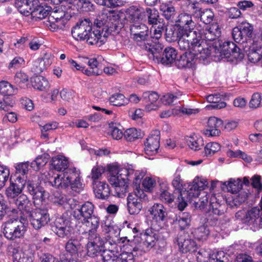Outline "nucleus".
Returning a JSON list of instances; mask_svg holds the SVG:
<instances>
[{"label":"nucleus","instance_id":"f8f14e48","mask_svg":"<svg viewBox=\"0 0 262 262\" xmlns=\"http://www.w3.org/2000/svg\"><path fill=\"white\" fill-rule=\"evenodd\" d=\"M132 38L137 42H144V44L150 41V32L148 27L144 24L137 23L136 25H130L129 27Z\"/></svg>","mask_w":262,"mask_h":262},{"label":"nucleus","instance_id":"6ab92c4d","mask_svg":"<svg viewBox=\"0 0 262 262\" xmlns=\"http://www.w3.org/2000/svg\"><path fill=\"white\" fill-rule=\"evenodd\" d=\"M145 49L148 52V56L149 58L155 62L159 63L163 50V46L159 42L154 41L150 40L149 43H146Z\"/></svg>","mask_w":262,"mask_h":262},{"label":"nucleus","instance_id":"13d9d810","mask_svg":"<svg viewBox=\"0 0 262 262\" xmlns=\"http://www.w3.org/2000/svg\"><path fill=\"white\" fill-rule=\"evenodd\" d=\"M214 14L213 12L210 9H204L199 18L205 24H209L211 23L214 18Z\"/></svg>","mask_w":262,"mask_h":262},{"label":"nucleus","instance_id":"6e6d98bb","mask_svg":"<svg viewBox=\"0 0 262 262\" xmlns=\"http://www.w3.org/2000/svg\"><path fill=\"white\" fill-rule=\"evenodd\" d=\"M221 145L217 142L208 143L204 148L203 153L206 157H211L221 150Z\"/></svg>","mask_w":262,"mask_h":262},{"label":"nucleus","instance_id":"aec40b11","mask_svg":"<svg viewBox=\"0 0 262 262\" xmlns=\"http://www.w3.org/2000/svg\"><path fill=\"white\" fill-rule=\"evenodd\" d=\"M200 54H193L191 52H185L175 60V64L179 69L191 68L195 58H200Z\"/></svg>","mask_w":262,"mask_h":262},{"label":"nucleus","instance_id":"4be33fe9","mask_svg":"<svg viewBox=\"0 0 262 262\" xmlns=\"http://www.w3.org/2000/svg\"><path fill=\"white\" fill-rule=\"evenodd\" d=\"M93 189L95 196L102 200L107 199L110 194L108 185L105 182L95 181L93 182Z\"/></svg>","mask_w":262,"mask_h":262},{"label":"nucleus","instance_id":"a19ab883","mask_svg":"<svg viewBox=\"0 0 262 262\" xmlns=\"http://www.w3.org/2000/svg\"><path fill=\"white\" fill-rule=\"evenodd\" d=\"M17 92V88L7 81L0 82V94L3 96H12Z\"/></svg>","mask_w":262,"mask_h":262},{"label":"nucleus","instance_id":"8fccbe9b","mask_svg":"<svg viewBox=\"0 0 262 262\" xmlns=\"http://www.w3.org/2000/svg\"><path fill=\"white\" fill-rule=\"evenodd\" d=\"M208 210L223 215L225 212L226 204L224 201H223V203H221L216 200V198L211 199Z\"/></svg>","mask_w":262,"mask_h":262},{"label":"nucleus","instance_id":"9d476101","mask_svg":"<svg viewBox=\"0 0 262 262\" xmlns=\"http://www.w3.org/2000/svg\"><path fill=\"white\" fill-rule=\"evenodd\" d=\"M232 35L234 40L242 45V42L248 39H252L253 27L247 22H242L232 30Z\"/></svg>","mask_w":262,"mask_h":262},{"label":"nucleus","instance_id":"c9c22d12","mask_svg":"<svg viewBox=\"0 0 262 262\" xmlns=\"http://www.w3.org/2000/svg\"><path fill=\"white\" fill-rule=\"evenodd\" d=\"M71 14L67 11L63 10L61 7H56L51 11L48 16V22H56V20L60 19H70Z\"/></svg>","mask_w":262,"mask_h":262},{"label":"nucleus","instance_id":"603ef678","mask_svg":"<svg viewBox=\"0 0 262 262\" xmlns=\"http://www.w3.org/2000/svg\"><path fill=\"white\" fill-rule=\"evenodd\" d=\"M75 169H69L65 171L62 176L61 174V188L67 189L69 187L71 181L74 179Z\"/></svg>","mask_w":262,"mask_h":262},{"label":"nucleus","instance_id":"58836bf2","mask_svg":"<svg viewBox=\"0 0 262 262\" xmlns=\"http://www.w3.org/2000/svg\"><path fill=\"white\" fill-rule=\"evenodd\" d=\"M219 99V94L209 95L207 97V100L208 102L212 104L207 105L206 107L208 110L221 109L225 107L226 106V103L224 101H220Z\"/></svg>","mask_w":262,"mask_h":262},{"label":"nucleus","instance_id":"5701e85b","mask_svg":"<svg viewBox=\"0 0 262 262\" xmlns=\"http://www.w3.org/2000/svg\"><path fill=\"white\" fill-rule=\"evenodd\" d=\"M127 201V210L129 214L134 215L139 213L143 207L141 200L132 193H129Z\"/></svg>","mask_w":262,"mask_h":262},{"label":"nucleus","instance_id":"f3484780","mask_svg":"<svg viewBox=\"0 0 262 262\" xmlns=\"http://www.w3.org/2000/svg\"><path fill=\"white\" fill-rule=\"evenodd\" d=\"M94 205L90 202H86L80 208L76 209L72 213L75 219L81 222H88V220L94 214Z\"/></svg>","mask_w":262,"mask_h":262},{"label":"nucleus","instance_id":"bb28decb","mask_svg":"<svg viewBox=\"0 0 262 262\" xmlns=\"http://www.w3.org/2000/svg\"><path fill=\"white\" fill-rule=\"evenodd\" d=\"M223 125V121L215 117H210L207 122V128L204 130L205 135L209 137L219 136L221 134L220 129H212V127Z\"/></svg>","mask_w":262,"mask_h":262},{"label":"nucleus","instance_id":"79ce46f5","mask_svg":"<svg viewBox=\"0 0 262 262\" xmlns=\"http://www.w3.org/2000/svg\"><path fill=\"white\" fill-rule=\"evenodd\" d=\"M65 244L66 251L72 255L76 254L80 249L81 244L75 236L68 239Z\"/></svg>","mask_w":262,"mask_h":262},{"label":"nucleus","instance_id":"72a5a7b5","mask_svg":"<svg viewBox=\"0 0 262 262\" xmlns=\"http://www.w3.org/2000/svg\"><path fill=\"white\" fill-rule=\"evenodd\" d=\"M260 209L256 207H253L247 210L243 217L242 218V221L243 223L248 225H253L256 223V220L260 217Z\"/></svg>","mask_w":262,"mask_h":262},{"label":"nucleus","instance_id":"1a4fd4ad","mask_svg":"<svg viewBox=\"0 0 262 262\" xmlns=\"http://www.w3.org/2000/svg\"><path fill=\"white\" fill-rule=\"evenodd\" d=\"M31 225L36 230L40 229L50 221V214L47 209H33L28 215Z\"/></svg>","mask_w":262,"mask_h":262},{"label":"nucleus","instance_id":"393cba45","mask_svg":"<svg viewBox=\"0 0 262 262\" xmlns=\"http://www.w3.org/2000/svg\"><path fill=\"white\" fill-rule=\"evenodd\" d=\"M149 211L153 220L156 221L164 222L166 219L167 216L166 209L161 204H155L150 208Z\"/></svg>","mask_w":262,"mask_h":262},{"label":"nucleus","instance_id":"f704fd0d","mask_svg":"<svg viewBox=\"0 0 262 262\" xmlns=\"http://www.w3.org/2000/svg\"><path fill=\"white\" fill-rule=\"evenodd\" d=\"M162 16L168 21L173 23L177 15L176 8L171 4L162 3L160 6Z\"/></svg>","mask_w":262,"mask_h":262},{"label":"nucleus","instance_id":"4d7b16f0","mask_svg":"<svg viewBox=\"0 0 262 262\" xmlns=\"http://www.w3.org/2000/svg\"><path fill=\"white\" fill-rule=\"evenodd\" d=\"M182 94L177 93L175 94L168 93L163 96V102H165L166 105H176L180 102V99Z\"/></svg>","mask_w":262,"mask_h":262},{"label":"nucleus","instance_id":"37998d69","mask_svg":"<svg viewBox=\"0 0 262 262\" xmlns=\"http://www.w3.org/2000/svg\"><path fill=\"white\" fill-rule=\"evenodd\" d=\"M121 250V246L116 243H112L110 241L105 242V248L101 254L118 256Z\"/></svg>","mask_w":262,"mask_h":262},{"label":"nucleus","instance_id":"6e6552de","mask_svg":"<svg viewBox=\"0 0 262 262\" xmlns=\"http://www.w3.org/2000/svg\"><path fill=\"white\" fill-rule=\"evenodd\" d=\"M193 238L188 232H180L174 242L177 243L182 252L195 253L197 251L198 246Z\"/></svg>","mask_w":262,"mask_h":262},{"label":"nucleus","instance_id":"412c9836","mask_svg":"<svg viewBox=\"0 0 262 262\" xmlns=\"http://www.w3.org/2000/svg\"><path fill=\"white\" fill-rule=\"evenodd\" d=\"M85 40L91 45H96L100 47L106 41V33L102 34L100 30L93 29L88 33Z\"/></svg>","mask_w":262,"mask_h":262},{"label":"nucleus","instance_id":"a18cd8bd","mask_svg":"<svg viewBox=\"0 0 262 262\" xmlns=\"http://www.w3.org/2000/svg\"><path fill=\"white\" fill-rule=\"evenodd\" d=\"M35 19H42L48 15H49V11L37 3V4L32 7L31 13H29Z\"/></svg>","mask_w":262,"mask_h":262},{"label":"nucleus","instance_id":"dca6fc26","mask_svg":"<svg viewBox=\"0 0 262 262\" xmlns=\"http://www.w3.org/2000/svg\"><path fill=\"white\" fill-rule=\"evenodd\" d=\"M202 39L207 45L212 46L213 42L218 41L216 39L221 36V29L217 23L212 24L209 28H206L203 30L201 33Z\"/></svg>","mask_w":262,"mask_h":262},{"label":"nucleus","instance_id":"9b49d317","mask_svg":"<svg viewBox=\"0 0 262 262\" xmlns=\"http://www.w3.org/2000/svg\"><path fill=\"white\" fill-rule=\"evenodd\" d=\"M88 239L87 250L89 256H97L102 253L105 241L98 233L88 234Z\"/></svg>","mask_w":262,"mask_h":262},{"label":"nucleus","instance_id":"09e8293b","mask_svg":"<svg viewBox=\"0 0 262 262\" xmlns=\"http://www.w3.org/2000/svg\"><path fill=\"white\" fill-rule=\"evenodd\" d=\"M106 19H107L106 15L103 14L97 17L95 19H94V21H92L93 29L100 30V33L103 34V33L105 32V30H106Z\"/></svg>","mask_w":262,"mask_h":262},{"label":"nucleus","instance_id":"a211bd4d","mask_svg":"<svg viewBox=\"0 0 262 262\" xmlns=\"http://www.w3.org/2000/svg\"><path fill=\"white\" fill-rule=\"evenodd\" d=\"M154 133V134L151 135L146 139L145 143V151L148 155L157 154L160 147V132L155 130Z\"/></svg>","mask_w":262,"mask_h":262},{"label":"nucleus","instance_id":"cd10ccee","mask_svg":"<svg viewBox=\"0 0 262 262\" xmlns=\"http://www.w3.org/2000/svg\"><path fill=\"white\" fill-rule=\"evenodd\" d=\"M127 15V19L131 25H136L137 23H141L143 19L142 11L141 9L135 6L129 7L126 11Z\"/></svg>","mask_w":262,"mask_h":262},{"label":"nucleus","instance_id":"a878e982","mask_svg":"<svg viewBox=\"0 0 262 262\" xmlns=\"http://www.w3.org/2000/svg\"><path fill=\"white\" fill-rule=\"evenodd\" d=\"M106 30L104 34L106 33V38L109 34L118 33L121 29V26L120 25L118 16L114 15L107 16Z\"/></svg>","mask_w":262,"mask_h":262},{"label":"nucleus","instance_id":"4c0bfd02","mask_svg":"<svg viewBox=\"0 0 262 262\" xmlns=\"http://www.w3.org/2000/svg\"><path fill=\"white\" fill-rule=\"evenodd\" d=\"M31 82L35 89L40 91H45L49 87L48 81L43 76H34L31 78Z\"/></svg>","mask_w":262,"mask_h":262},{"label":"nucleus","instance_id":"774afa93","mask_svg":"<svg viewBox=\"0 0 262 262\" xmlns=\"http://www.w3.org/2000/svg\"><path fill=\"white\" fill-rule=\"evenodd\" d=\"M13 262H33V258L23 252H16L13 255Z\"/></svg>","mask_w":262,"mask_h":262},{"label":"nucleus","instance_id":"b1692460","mask_svg":"<svg viewBox=\"0 0 262 262\" xmlns=\"http://www.w3.org/2000/svg\"><path fill=\"white\" fill-rule=\"evenodd\" d=\"M38 3V0H15V6L20 13L28 16L32 7Z\"/></svg>","mask_w":262,"mask_h":262},{"label":"nucleus","instance_id":"423d86ee","mask_svg":"<svg viewBox=\"0 0 262 262\" xmlns=\"http://www.w3.org/2000/svg\"><path fill=\"white\" fill-rule=\"evenodd\" d=\"M241 46L251 62L256 63L260 60L262 57V47L258 41L248 39L242 42Z\"/></svg>","mask_w":262,"mask_h":262},{"label":"nucleus","instance_id":"864d4df0","mask_svg":"<svg viewBox=\"0 0 262 262\" xmlns=\"http://www.w3.org/2000/svg\"><path fill=\"white\" fill-rule=\"evenodd\" d=\"M143 135L141 130H138L135 128H130L125 130L124 138L126 141L132 142L137 139L141 138Z\"/></svg>","mask_w":262,"mask_h":262},{"label":"nucleus","instance_id":"0eeeda50","mask_svg":"<svg viewBox=\"0 0 262 262\" xmlns=\"http://www.w3.org/2000/svg\"><path fill=\"white\" fill-rule=\"evenodd\" d=\"M92 25V20L89 18L79 19L72 29V36L77 40H85L88 33L93 30Z\"/></svg>","mask_w":262,"mask_h":262},{"label":"nucleus","instance_id":"69168bd1","mask_svg":"<svg viewBox=\"0 0 262 262\" xmlns=\"http://www.w3.org/2000/svg\"><path fill=\"white\" fill-rule=\"evenodd\" d=\"M9 175V169L7 166L0 164V188L4 187Z\"/></svg>","mask_w":262,"mask_h":262},{"label":"nucleus","instance_id":"4468645a","mask_svg":"<svg viewBox=\"0 0 262 262\" xmlns=\"http://www.w3.org/2000/svg\"><path fill=\"white\" fill-rule=\"evenodd\" d=\"M15 200V204L19 212V217L23 221L27 222L28 215L33 210L31 201L24 194L19 195Z\"/></svg>","mask_w":262,"mask_h":262},{"label":"nucleus","instance_id":"2f4dec72","mask_svg":"<svg viewBox=\"0 0 262 262\" xmlns=\"http://www.w3.org/2000/svg\"><path fill=\"white\" fill-rule=\"evenodd\" d=\"M185 33L180 30L175 25L170 26L166 29L165 38L169 42L177 41L181 37L185 36Z\"/></svg>","mask_w":262,"mask_h":262},{"label":"nucleus","instance_id":"3c124183","mask_svg":"<svg viewBox=\"0 0 262 262\" xmlns=\"http://www.w3.org/2000/svg\"><path fill=\"white\" fill-rule=\"evenodd\" d=\"M110 103L114 106H121L128 103V100L120 93H116L111 96L109 99Z\"/></svg>","mask_w":262,"mask_h":262},{"label":"nucleus","instance_id":"c03bdc74","mask_svg":"<svg viewBox=\"0 0 262 262\" xmlns=\"http://www.w3.org/2000/svg\"><path fill=\"white\" fill-rule=\"evenodd\" d=\"M191 215L188 212H182L180 213L179 219H177L178 225L181 232L190 226Z\"/></svg>","mask_w":262,"mask_h":262},{"label":"nucleus","instance_id":"bf43d9fd","mask_svg":"<svg viewBox=\"0 0 262 262\" xmlns=\"http://www.w3.org/2000/svg\"><path fill=\"white\" fill-rule=\"evenodd\" d=\"M220 215H222L208 209L205 213L206 223L211 226H216L219 223V217Z\"/></svg>","mask_w":262,"mask_h":262},{"label":"nucleus","instance_id":"c85d7f7f","mask_svg":"<svg viewBox=\"0 0 262 262\" xmlns=\"http://www.w3.org/2000/svg\"><path fill=\"white\" fill-rule=\"evenodd\" d=\"M157 238L156 234L152 232L151 229H146L145 233L142 235L143 250L144 251H148L153 247L155 245Z\"/></svg>","mask_w":262,"mask_h":262},{"label":"nucleus","instance_id":"c756f323","mask_svg":"<svg viewBox=\"0 0 262 262\" xmlns=\"http://www.w3.org/2000/svg\"><path fill=\"white\" fill-rule=\"evenodd\" d=\"M177 52L172 47L166 48L162 52V56L159 60V63L161 62L164 65L171 64L175 62Z\"/></svg>","mask_w":262,"mask_h":262},{"label":"nucleus","instance_id":"7ed1b4c3","mask_svg":"<svg viewBox=\"0 0 262 262\" xmlns=\"http://www.w3.org/2000/svg\"><path fill=\"white\" fill-rule=\"evenodd\" d=\"M129 171L127 168H121L110 173L108 181L114 186L115 195L123 197L128 190L127 181H129Z\"/></svg>","mask_w":262,"mask_h":262},{"label":"nucleus","instance_id":"0e129e2a","mask_svg":"<svg viewBox=\"0 0 262 262\" xmlns=\"http://www.w3.org/2000/svg\"><path fill=\"white\" fill-rule=\"evenodd\" d=\"M188 145L192 149L199 150L204 146V143L203 138L201 137L196 139L194 137H190L188 141Z\"/></svg>","mask_w":262,"mask_h":262},{"label":"nucleus","instance_id":"f03ea898","mask_svg":"<svg viewBox=\"0 0 262 262\" xmlns=\"http://www.w3.org/2000/svg\"><path fill=\"white\" fill-rule=\"evenodd\" d=\"M207 47L210 50L209 56L214 52L217 54L215 56L219 58H228L232 56L236 59L241 60L244 57V54L240 52L239 47L233 42H224L222 45L220 41H215L213 42L212 46H209V44L207 45Z\"/></svg>","mask_w":262,"mask_h":262},{"label":"nucleus","instance_id":"338daca9","mask_svg":"<svg viewBox=\"0 0 262 262\" xmlns=\"http://www.w3.org/2000/svg\"><path fill=\"white\" fill-rule=\"evenodd\" d=\"M189 8L190 12L191 13V16L193 15L197 18H199V16L203 10L199 1L190 2Z\"/></svg>","mask_w":262,"mask_h":262},{"label":"nucleus","instance_id":"7c9ffc66","mask_svg":"<svg viewBox=\"0 0 262 262\" xmlns=\"http://www.w3.org/2000/svg\"><path fill=\"white\" fill-rule=\"evenodd\" d=\"M10 185L5 191V194L8 199H16L23 191V185L12 182L11 178L10 179Z\"/></svg>","mask_w":262,"mask_h":262},{"label":"nucleus","instance_id":"de8ad7c7","mask_svg":"<svg viewBox=\"0 0 262 262\" xmlns=\"http://www.w3.org/2000/svg\"><path fill=\"white\" fill-rule=\"evenodd\" d=\"M187 195V199L190 200L192 197L195 196L192 190L189 191H183L178 194V208L179 210L182 211L187 206V201L185 199V196Z\"/></svg>","mask_w":262,"mask_h":262},{"label":"nucleus","instance_id":"e2e57ef3","mask_svg":"<svg viewBox=\"0 0 262 262\" xmlns=\"http://www.w3.org/2000/svg\"><path fill=\"white\" fill-rule=\"evenodd\" d=\"M51 164L54 168L58 171L67 170L68 161L66 160L56 157L53 158Z\"/></svg>","mask_w":262,"mask_h":262},{"label":"nucleus","instance_id":"ddd939ff","mask_svg":"<svg viewBox=\"0 0 262 262\" xmlns=\"http://www.w3.org/2000/svg\"><path fill=\"white\" fill-rule=\"evenodd\" d=\"M26 187L28 193L32 195L34 204L36 201L45 202L49 196V193L38 181L28 180L26 182Z\"/></svg>","mask_w":262,"mask_h":262},{"label":"nucleus","instance_id":"2eb2a0df","mask_svg":"<svg viewBox=\"0 0 262 262\" xmlns=\"http://www.w3.org/2000/svg\"><path fill=\"white\" fill-rule=\"evenodd\" d=\"M175 20V25L185 34L194 31L195 23L192 20V16L186 13L180 14Z\"/></svg>","mask_w":262,"mask_h":262},{"label":"nucleus","instance_id":"473e14b6","mask_svg":"<svg viewBox=\"0 0 262 262\" xmlns=\"http://www.w3.org/2000/svg\"><path fill=\"white\" fill-rule=\"evenodd\" d=\"M159 98L158 94L155 92H145L143 93L142 98V102L145 105V109L147 111H150L155 109L154 105Z\"/></svg>","mask_w":262,"mask_h":262},{"label":"nucleus","instance_id":"e433bc0d","mask_svg":"<svg viewBox=\"0 0 262 262\" xmlns=\"http://www.w3.org/2000/svg\"><path fill=\"white\" fill-rule=\"evenodd\" d=\"M222 185L223 189L226 188L228 192L232 193L238 192L242 188V182L239 178L236 180L230 179L229 181L223 182Z\"/></svg>","mask_w":262,"mask_h":262},{"label":"nucleus","instance_id":"39448f33","mask_svg":"<svg viewBox=\"0 0 262 262\" xmlns=\"http://www.w3.org/2000/svg\"><path fill=\"white\" fill-rule=\"evenodd\" d=\"M54 224V232L58 237L67 240L75 236V229L70 221L59 217Z\"/></svg>","mask_w":262,"mask_h":262},{"label":"nucleus","instance_id":"f257e3e1","mask_svg":"<svg viewBox=\"0 0 262 262\" xmlns=\"http://www.w3.org/2000/svg\"><path fill=\"white\" fill-rule=\"evenodd\" d=\"M180 50L193 54H200V59L204 60L209 57V50L207 44L202 39L200 32H188L178 40Z\"/></svg>","mask_w":262,"mask_h":262},{"label":"nucleus","instance_id":"ea45409f","mask_svg":"<svg viewBox=\"0 0 262 262\" xmlns=\"http://www.w3.org/2000/svg\"><path fill=\"white\" fill-rule=\"evenodd\" d=\"M148 18V24L152 25H157L161 23L163 19L159 18L158 11L155 8H146L144 11Z\"/></svg>","mask_w":262,"mask_h":262},{"label":"nucleus","instance_id":"680f3d73","mask_svg":"<svg viewBox=\"0 0 262 262\" xmlns=\"http://www.w3.org/2000/svg\"><path fill=\"white\" fill-rule=\"evenodd\" d=\"M103 228L105 232L109 234L110 237H112L113 236L117 237L119 234L117 227L114 226L109 220L104 222Z\"/></svg>","mask_w":262,"mask_h":262},{"label":"nucleus","instance_id":"052dcab7","mask_svg":"<svg viewBox=\"0 0 262 262\" xmlns=\"http://www.w3.org/2000/svg\"><path fill=\"white\" fill-rule=\"evenodd\" d=\"M28 80V76L21 71L17 72L14 77L15 83L20 88H23L26 85Z\"/></svg>","mask_w":262,"mask_h":262},{"label":"nucleus","instance_id":"20e7f679","mask_svg":"<svg viewBox=\"0 0 262 262\" xmlns=\"http://www.w3.org/2000/svg\"><path fill=\"white\" fill-rule=\"evenodd\" d=\"M25 221L17 218L10 219L2 225V229L5 237L9 240H15L24 236L26 227Z\"/></svg>","mask_w":262,"mask_h":262},{"label":"nucleus","instance_id":"49530a36","mask_svg":"<svg viewBox=\"0 0 262 262\" xmlns=\"http://www.w3.org/2000/svg\"><path fill=\"white\" fill-rule=\"evenodd\" d=\"M210 231L207 226L205 225L200 226L195 228L191 232V235L198 240H206L208 237Z\"/></svg>","mask_w":262,"mask_h":262},{"label":"nucleus","instance_id":"5fc2aeb1","mask_svg":"<svg viewBox=\"0 0 262 262\" xmlns=\"http://www.w3.org/2000/svg\"><path fill=\"white\" fill-rule=\"evenodd\" d=\"M82 223L90 224L91 226L89 227L90 229L87 232L86 234L97 233V229L99 227L100 219L97 215L95 214L91 216L88 220V222H81Z\"/></svg>","mask_w":262,"mask_h":262}]
</instances>
